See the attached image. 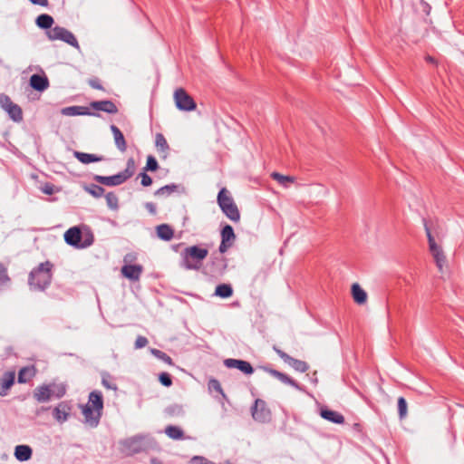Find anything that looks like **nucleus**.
I'll return each mask as SVG.
<instances>
[{
  "label": "nucleus",
  "mask_w": 464,
  "mask_h": 464,
  "mask_svg": "<svg viewBox=\"0 0 464 464\" xmlns=\"http://www.w3.org/2000/svg\"><path fill=\"white\" fill-rule=\"evenodd\" d=\"M53 265L50 261L40 263L28 276V285L32 290L45 291L53 279Z\"/></svg>",
  "instance_id": "f257e3e1"
},
{
  "label": "nucleus",
  "mask_w": 464,
  "mask_h": 464,
  "mask_svg": "<svg viewBox=\"0 0 464 464\" xmlns=\"http://www.w3.org/2000/svg\"><path fill=\"white\" fill-rule=\"evenodd\" d=\"M208 255L207 248L197 245L188 246L181 252V266L188 270H198Z\"/></svg>",
  "instance_id": "f03ea898"
},
{
  "label": "nucleus",
  "mask_w": 464,
  "mask_h": 464,
  "mask_svg": "<svg viewBox=\"0 0 464 464\" xmlns=\"http://www.w3.org/2000/svg\"><path fill=\"white\" fill-rule=\"evenodd\" d=\"M63 237L67 245L77 249L89 247L94 242V236L92 231L86 229V231L82 233L79 227H70L65 231Z\"/></svg>",
  "instance_id": "7ed1b4c3"
},
{
  "label": "nucleus",
  "mask_w": 464,
  "mask_h": 464,
  "mask_svg": "<svg viewBox=\"0 0 464 464\" xmlns=\"http://www.w3.org/2000/svg\"><path fill=\"white\" fill-rule=\"evenodd\" d=\"M134 172L135 160L133 158H130L127 160L126 168L124 170L112 176L94 175L93 180L104 186L114 187L123 184L134 175Z\"/></svg>",
  "instance_id": "20e7f679"
},
{
  "label": "nucleus",
  "mask_w": 464,
  "mask_h": 464,
  "mask_svg": "<svg viewBox=\"0 0 464 464\" xmlns=\"http://www.w3.org/2000/svg\"><path fill=\"white\" fill-rule=\"evenodd\" d=\"M218 203L226 215L233 222H238L240 220V213L237 206L234 202L232 197L229 196L228 191L226 188H222L218 194Z\"/></svg>",
  "instance_id": "39448f33"
},
{
  "label": "nucleus",
  "mask_w": 464,
  "mask_h": 464,
  "mask_svg": "<svg viewBox=\"0 0 464 464\" xmlns=\"http://www.w3.org/2000/svg\"><path fill=\"white\" fill-rule=\"evenodd\" d=\"M424 223V228L426 231L428 243H429V248L430 251L435 259L436 265L440 271H442L444 265L446 264V256L444 255V252L442 248L437 245L435 242V239L431 234L430 228L428 226V223L425 218H423Z\"/></svg>",
  "instance_id": "423d86ee"
},
{
  "label": "nucleus",
  "mask_w": 464,
  "mask_h": 464,
  "mask_svg": "<svg viewBox=\"0 0 464 464\" xmlns=\"http://www.w3.org/2000/svg\"><path fill=\"white\" fill-rule=\"evenodd\" d=\"M46 35L51 41L60 40L74 48H80L79 43L74 34L64 27L56 25L50 31H47Z\"/></svg>",
  "instance_id": "0eeeda50"
},
{
  "label": "nucleus",
  "mask_w": 464,
  "mask_h": 464,
  "mask_svg": "<svg viewBox=\"0 0 464 464\" xmlns=\"http://www.w3.org/2000/svg\"><path fill=\"white\" fill-rule=\"evenodd\" d=\"M0 106L7 112L9 118L14 122L23 121V111L18 104L12 102L11 98L6 94H0Z\"/></svg>",
  "instance_id": "6e6552de"
},
{
  "label": "nucleus",
  "mask_w": 464,
  "mask_h": 464,
  "mask_svg": "<svg viewBox=\"0 0 464 464\" xmlns=\"http://www.w3.org/2000/svg\"><path fill=\"white\" fill-rule=\"evenodd\" d=\"M227 267V259L217 254H212L207 264L208 273L212 276H222Z\"/></svg>",
  "instance_id": "1a4fd4ad"
},
{
  "label": "nucleus",
  "mask_w": 464,
  "mask_h": 464,
  "mask_svg": "<svg viewBox=\"0 0 464 464\" xmlns=\"http://www.w3.org/2000/svg\"><path fill=\"white\" fill-rule=\"evenodd\" d=\"M174 100L175 104L179 111H191L197 107L193 98L182 88L175 91Z\"/></svg>",
  "instance_id": "9d476101"
},
{
  "label": "nucleus",
  "mask_w": 464,
  "mask_h": 464,
  "mask_svg": "<svg viewBox=\"0 0 464 464\" xmlns=\"http://www.w3.org/2000/svg\"><path fill=\"white\" fill-rule=\"evenodd\" d=\"M221 242L218 246L220 254L226 253L233 245L236 240V234L231 225L226 224L220 231Z\"/></svg>",
  "instance_id": "9b49d317"
},
{
  "label": "nucleus",
  "mask_w": 464,
  "mask_h": 464,
  "mask_svg": "<svg viewBox=\"0 0 464 464\" xmlns=\"http://www.w3.org/2000/svg\"><path fill=\"white\" fill-rule=\"evenodd\" d=\"M274 351L284 361L285 363L291 366L296 372H305L309 369V365L306 362L295 359L279 348L274 347Z\"/></svg>",
  "instance_id": "f8f14e48"
},
{
  "label": "nucleus",
  "mask_w": 464,
  "mask_h": 464,
  "mask_svg": "<svg viewBox=\"0 0 464 464\" xmlns=\"http://www.w3.org/2000/svg\"><path fill=\"white\" fill-rule=\"evenodd\" d=\"M252 417L255 420L259 422H266L271 418V411L267 408L265 401L256 399L251 409Z\"/></svg>",
  "instance_id": "ddd939ff"
},
{
  "label": "nucleus",
  "mask_w": 464,
  "mask_h": 464,
  "mask_svg": "<svg viewBox=\"0 0 464 464\" xmlns=\"http://www.w3.org/2000/svg\"><path fill=\"white\" fill-rule=\"evenodd\" d=\"M123 445L132 453H140L147 450L148 438L141 435L134 436L132 438L126 440L123 442Z\"/></svg>",
  "instance_id": "4468645a"
},
{
  "label": "nucleus",
  "mask_w": 464,
  "mask_h": 464,
  "mask_svg": "<svg viewBox=\"0 0 464 464\" xmlns=\"http://www.w3.org/2000/svg\"><path fill=\"white\" fill-rule=\"evenodd\" d=\"M82 413L84 417L85 423L90 425L92 428H95L99 425L102 418V411L92 408L90 404H85L82 406Z\"/></svg>",
  "instance_id": "2eb2a0df"
},
{
  "label": "nucleus",
  "mask_w": 464,
  "mask_h": 464,
  "mask_svg": "<svg viewBox=\"0 0 464 464\" xmlns=\"http://www.w3.org/2000/svg\"><path fill=\"white\" fill-rule=\"evenodd\" d=\"M224 365L228 369H237L246 375H250L254 372V368L251 363L247 361L240 359H226L224 361Z\"/></svg>",
  "instance_id": "dca6fc26"
},
{
  "label": "nucleus",
  "mask_w": 464,
  "mask_h": 464,
  "mask_svg": "<svg viewBox=\"0 0 464 464\" xmlns=\"http://www.w3.org/2000/svg\"><path fill=\"white\" fill-rule=\"evenodd\" d=\"M62 112L66 116H101L99 112L92 111L89 107L78 105L63 108Z\"/></svg>",
  "instance_id": "f3484780"
},
{
  "label": "nucleus",
  "mask_w": 464,
  "mask_h": 464,
  "mask_svg": "<svg viewBox=\"0 0 464 464\" xmlns=\"http://www.w3.org/2000/svg\"><path fill=\"white\" fill-rule=\"evenodd\" d=\"M72 411V406L68 401H61L53 410V418L60 423H63L68 420V417Z\"/></svg>",
  "instance_id": "a211bd4d"
},
{
  "label": "nucleus",
  "mask_w": 464,
  "mask_h": 464,
  "mask_svg": "<svg viewBox=\"0 0 464 464\" xmlns=\"http://www.w3.org/2000/svg\"><path fill=\"white\" fill-rule=\"evenodd\" d=\"M90 107L95 111H104L109 114H116L118 112V107L110 100L92 102Z\"/></svg>",
  "instance_id": "6ab92c4d"
},
{
  "label": "nucleus",
  "mask_w": 464,
  "mask_h": 464,
  "mask_svg": "<svg viewBox=\"0 0 464 464\" xmlns=\"http://www.w3.org/2000/svg\"><path fill=\"white\" fill-rule=\"evenodd\" d=\"M15 373L13 371L4 372L0 377V395L6 396L10 388L14 385Z\"/></svg>",
  "instance_id": "aec40b11"
},
{
  "label": "nucleus",
  "mask_w": 464,
  "mask_h": 464,
  "mask_svg": "<svg viewBox=\"0 0 464 464\" xmlns=\"http://www.w3.org/2000/svg\"><path fill=\"white\" fill-rule=\"evenodd\" d=\"M320 416L323 419L335 424H343L345 421L343 414L336 411L328 409L327 407L322 408L320 410Z\"/></svg>",
  "instance_id": "412c9836"
},
{
  "label": "nucleus",
  "mask_w": 464,
  "mask_h": 464,
  "mask_svg": "<svg viewBox=\"0 0 464 464\" xmlns=\"http://www.w3.org/2000/svg\"><path fill=\"white\" fill-rule=\"evenodd\" d=\"M141 273L142 266L140 265H125L121 267L122 276L131 281H138Z\"/></svg>",
  "instance_id": "4be33fe9"
},
{
  "label": "nucleus",
  "mask_w": 464,
  "mask_h": 464,
  "mask_svg": "<svg viewBox=\"0 0 464 464\" xmlns=\"http://www.w3.org/2000/svg\"><path fill=\"white\" fill-rule=\"evenodd\" d=\"M30 85L35 91L44 92L48 88L49 81L46 76L35 73L30 77Z\"/></svg>",
  "instance_id": "5701e85b"
},
{
  "label": "nucleus",
  "mask_w": 464,
  "mask_h": 464,
  "mask_svg": "<svg viewBox=\"0 0 464 464\" xmlns=\"http://www.w3.org/2000/svg\"><path fill=\"white\" fill-rule=\"evenodd\" d=\"M267 372L272 376L276 377L280 382H282L283 383L290 385V386L294 387L296 390H299V391L302 390V388L299 385V383L297 382H295L294 379H292L290 376H288L287 374H285L284 372H279L277 370H275V369H268Z\"/></svg>",
  "instance_id": "b1692460"
},
{
  "label": "nucleus",
  "mask_w": 464,
  "mask_h": 464,
  "mask_svg": "<svg viewBox=\"0 0 464 464\" xmlns=\"http://www.w3.org/2000/svg\"><path fill=\"white\" fill-rule=\"evenodd\" d=\"M34 397L38 402H46L52 398L51 387L48 384L38 386L34 391Z\"/></svg>",
  "instance_id": "393cba45"
},
{
  "label": "nucleus",
  "mask_w": 464,
  "mask_h": 464,
  "mask_svg": "<svg viewBox=\"0 0 464 464\" xmlns=\"http://www.w3.org/2000/svg\"><path fill=\"white\" fill-rule=\"evenodd\" d=\"M174 192H184V187L182 185L175 184V183L168 184V185H165V186L160 188L159 189H157L154 192V195L156 197H161V196L168 197V196H170Z\"/></svg>",
  "instance_id": "a878e982"
},
{
  "label": "nucleus",
  "mask_w": 464,
  "mask_h": 464,
  "mask_svg": "<svg viewBox=\"0 0 464 464\" xmlns=\"http://www.w3.org/2000/svg\"><path fill=\"white\" fill-rule=\"evenodd\" d=\"M86 404H90L92 408L96 409L102 412L103 410V397L100 391H92L89 394V400Z\"/></svg>",
  "instance_id": "bb28decb"
},
{
  "label": "nucleus",
  "mask_w": 464,
  "mask_h": 464,
  "mask_svg": "<svg viewBox=\"0 0 464 464\" xmlns=\"http://www.w3.org/2000/svg\"><path fill=\"white\" fill-rule=\"evenodd\" d=\"M110 129L113 134L114 141H115V145L117 147V149L120 151L124 152L127 150V144H126V140H125V138H124L122 132L114 124L111 125Z\"/></svg>",
  "instance_id": "cd10ccee"
},
{
  "label": "nucleus",
  "mask_w": 464,
  "mask_h": 464,
  "mask_svg": "<svg viewBox=\"0 0 464 464\" xmlns=\"http://www.w3.org/2000/svg\"><path fill=\"white\" fill-rule=\"evenodd\" d=\"M33 450L28 445H17L14 448V457L17 460L23 462L32 458Z\"/></svg>",
  "instance_id": "c85d7f7f"
},
{
  "label": "nucleus",
  "mask_w": 464,
  "mask_h": 464,
  "mask_svg": "<svg viewBox=\"0 0 464 464\" xmlns=\"http://www.w3.org/2000/svg\"><path fill=\"white\" fill-rule=\"evenodd\" d=\"M156 233L158 237L163 241H169L174 237V229L169 224L157 226Z\"/></svg>",
  "instance_id": "c756f323"
},
{
  "label": "nucleus",
  "mask_w": 464,
  "mask_h": 464,
  "mask_svg": "<svg viewBox=\"0 0 464 464\" xmlns=\"http://www.w3.org/2000/svg\"><path fill=\"white\" fill-rule=\"evenodd\" d=\"M36 374V369L34 365L25 366L18 372V382L26 383L31 381Z\"/></svg>",
  "instance_id": "7c9ffc66"
},
{
  "label": "nucleus",
  "mask_w": 464,
  "mask_h": 464,
  "mask_svg": "<svg viewBox=\"0 0 464 464\" xmlns=\"http://www.w3.org/2000/svg\"><path fill=\"white\" fill-rule=\"evenodd\" d=\"M351 291L353 298L356 304H363L367 301V293L360 286L359 284H353Z\"/></svg>",
  "instance_id": "2f4dec72"
},
{
  "label": "nucleus",
  "mask_w": 464,
  "mask_h": 464,
  "mask_svg": "<svg viewBox=\"0 0 464 464\" xmlns=\"http://www.w3.org/2000/svg\"><path fill=\"white\" fill-rule=\"evenodd\" d=\"M35 24L39 28L46 30L47 32L53 28L52 26L54 24V20L50 14H42L37 16Z\"/></svg>",
  "instance_id": "473e14b6"
},
{
  "label": "nucleus",
  "mask_w": 464,
  "mask_h": 464,
  "mask_svg": "<svg viewBox=\"0 0 464 464\" xmlns=\"http://www.w3.org/2000/svg\"><path fill=\"white\" fill-rule=\"evenodd\" d=\"M73 155L81 163L83 164H90L102 160V157L97 156L96 154L74 151Z\"/></svg>",
  "instance_id": "72a5a7b5"
},
{
  "label": "nucleus",
  "mask_w": 464,
  "mask_h": 464,
  "mask_svg": "<svg viewBox=\"0 0 464 464\" xmlns=\"http://www.w3.org/2000/svg\"><path fill=\"white\" fill-rule=\"evenodd\" d=\"M155 146L159 152L164 153L163 158L165 159L167 157V152L169 150V146L164 135L160 132L157 133L155 136Z\"/></svg>",
  "instance_id": "f704fd0d"
},
{
  "label": "nucleus",
  "mask_w": 464,
  "mask_h": 464,
  "mask_svg": "<svg viewBox=\"0 0 464 464\" xmlns=\"http://www.w3.org/2000/svg\"><path fill=\"white\" fill-rule=\"evenodd\" d=\"M233 295V288L229 284L218 285L215 289V295L220 298H229Z\"/></svg>",
  "instance_id": "c9c22d12"
},
{
  "label": "nucleus",
  "mask_w": 464,
  "mask_h": 464,
  "mask_svg": "<svg viewBox=\"0 0 464 464\" xmlns=\"http://www.w3.org/2000/svg\"><path fill=\"white\" fill-rule=\"evenodd\" d=\"M165 433L172 440H183L185 438L183 430L178 426H167L165 428Z\"/></svg>",
  "instance_id": "e433bc0d"
},
{
  "label": "nucleus",
  "mask_w": 464,
  "mask_h": 464,
  "mask_svg": "<svg viewBox=\"0 0 464 464\" xmlns=\"http://www.w3.org/2000/svg\"><path fill=\"white\" fill-rule=\"evenodd\" d=\"M84 190L96 198H102L105 193V189L97 184H90L85 186Z\"/></svg>",
  "instance_id": "4c0bfd02"
},
{
  "label": "nucleus",
  "mask_w": 464,
  "mask_h": 464,
  "mask_svg": "<svg viewBox=\"0 0 464 464\" xmlns=\"http://www.w3.org/2000/svg\"><path fill=\"white\" fill-rule=\"evenodd\" d=\"M106 203L109 208L111 210H118L119 209V198L114 192H108L107 194H104Z\"/></svg>",
  "instance_id": "58836bf2"
},
{
  "label": "nucleus",
  "mask_w": 464,
  "mask_h": 464,
  "mask_svg": "<svg viewBox=\"0 0 464 464\" xmlns=\"http://www.w3.org/2000/svg\"><path fill=\"white\" fill-rule=\"evenodd\" d=\"M51 387V395L56 399L63 397L66 393V386L64 384H49Z\"/></svg>",
  "instance_id": "ea45409f"
},
{
  "label": "nucleus",
  "mask_w": 464,
  "mask_h": 464,
  "mask_svg": "<svg viewBox=\"0 0 464 464\" xmlns=\"http://www.w3.org/2000/svg\"><path fill=\"white\" fill-rule=\"evenodd\" d=\"M398 414L400 420H404L408 414V403L402 396L398 398Z\"/></svg>",
  "instance_id": "a19ab883"
},
{
  "label": "nucleus",
  "mask_w": 464,
  "mask_h": 464,
  "mask_svg": "<svg viewBox=\"0 0 464 464\" xmlns=\"http://www.w3.org/2000/svg\"><path fill=\"white\" fill-rule=\"evenodd\" d=\"M273 179L276 180L279 184L287 187V183H294L295 178L292 176H285L278 172H273L271 174Z\"/></svg>",
  "instance_id": "79ce46f5"
},
{
  "label": "nucleus",
  "mask_w": 464,
  "mask_h": 464,
  "mask_svg": "<svg viewBox=\"0 0 464 464\" xmlns=\"http://www.w3.org/2000/svg\"><path fill=\"white\" fill-rule=\"evenodd\" d=\"M102 383L108 390L116 391L118 389L117 384L112 380V376L109 372L102 373Z\"/></svg>",
  "instance_id": "37998d69"
},
{
  "label": "nucleus",
  "mask_w": 464,
  "mask_h": 464,
  "mask_svg": "<svg viewBox=\"0 0 464 464\" xmlns=\"http://www.w3.org/2000/svg\"><path fill=\"white\" fill-rule=\"evenodd\" d=\"M208 386L209 390H213V391L217 392L218 393H219L224 399H226V400L227 399L218 380H217L215 378L209 379Z\"/></svg>",
  "instance_id": "c03bdc74"
},
{
  "label": "nucleus",
  "mask_w": 464,
  "mask_h": 464,
  "mask_svg": "<svg viewBox=\"0 0 464 464\" xmlns=\"http://www.w3.org/2000/svg\"><path fill=\"white\" fill-rule=\"evenodd\" d=\"M11 281L7 268L0 263V290Z\"/></svg>",
  "instance_id": "a18cd8bd"
},
{
  "label": "nucleus",
  "mask_w": 464,
  "mask_h": 464,
  "mask_svg": "<svg viewBox=\"0 0 464 464\" xmlns=\"http://www.w3.org/2000/svg\"><path fill=\"white\" fill-rule=\"evenodd\" d=\"M151 353L158 359L163 361L165 363L169 365H173V361L171 357L169 356L166 353L158 349H151Z\"/></svg>",
  "instance_id": "49530a36"
},
{
  "label": "nucleus",
  "mask_w": 464,
  "mask_h": 464,
  "mask_svg": "<svg viewBox=\"0 0 464 464\" xmlns=\"http://www.w3.org/2000/svg\"><path fill=\"white\" fill-rule=\"evenodd\" d=\"M159 169V164L156 158L152 155H149L147 158L146 166L144 171H156Z\"/></svg>",
  "instance_id": "de8ad7c7"
},
{
  "label": "nucleus",
  "mask_w": 464,
  "mask_h": 464,
  "mask_svg": "<svg viewBox=\"0 0 464 464\" xmlns=\"http://www.w3.org/2000/svg\"><path fill=\"white\" fill-rule=\"evenodd\" d=\"M159 381L165 387H170L173 383L171 375L166 372L159 374Z\"/></svg>",
  "instance_id": "09e8293b"
},
{
  "label": "nucleus",
  "mask_w": 464,
  "mask_h": 464,
  "mask_svg": "<svg viewBox=\"0 0 464 464\" xmlns=\"http://www.w3.org/2000/svg\"><path fill=\"white\" fill-rule=\"evenodd\" d=\"M190 464H216L203 456H194L191 458Z\"/></svg>",
  "instance_id": "8fccbe9b"
},
{
  "label": "nucleus",
  "mask_w": 464,
  "mask_h": 464,
  "mask_svg": "<svg viewBox=\"0 0 464 464\" xmlns=\"http://www.w3.org/2000/svg\"><path fill=\"white\" fill-rule=\"evenodd\" d=\"M139 176L140 177V184L143 187H149L152 184V179L146 173V171L140 173Z\"/></svg>",
  "instance_id": "3c124183"
},
{
  "label": "nucleus",
  "mask_w": 464,
  "mask_h": 464,
  "mask_svg": "<svg viewBox=\"0 0 464 464\" xmlns=\"http://www.w3.org/2000/svg\"><path fill=\"white\" fill-rule=\"evenodd\" d=\"M88 83L93 89L102 90V91L104 90L102 84L101 83L100 79L97 77L89 79Z\"/></svg>",
  "instance_id": "603ef678"
},
{
  "label": "nucleus",
  "mask_w": 464,
  "mask_h": 464,
  "mask_svg": "<svg viewBox=\"0 0 464 464\" xmlns=\"http://www.w3.org/2000/svg\"><path fill=\"white\" fill-rule=\"evenodd\" d=\"M148 343H149V341L145 336L140 335L137 337V339L135 341V348L136 349L143 348L148 344Z\"/></svg>",
  "instance_id": "864d4df0"
},
{
  "label": "nucleus",
  "mask_w": 464,
  "mask_h": 464,
  "mask_svg": "<svg viewBox=\"0 0 464 464\" xmlns=\"http://www.w3.org/2000/svg\"><path fill=\"white\" fill-rule=\"evenodd\" d=\"M41 191L46 195H53L54 192V186L52 183H45L41 187Z\"/></svg>",
  "instance_id": "5fc2aeb1"
},
{
  "label": "nucleus",
  "mask_w": 464,
  "mask_h": 464,
  "mask_svg": "<svg viewBox=\"0 0 464 464\" xmlns=\"http://www.w3.org/2000/svg\"><path fill=\"white\" fill-rule=\"evenodd\" d=\"M166 411L169 414V415H174V414H179L182 411V408L180 406H178V405H175V406H171V407H169L167 408Z\"/></svg>",
  "instance_id": "6e6d98bb"
},
{
  "label": "nucleus",
  "mask_w": 464,
  "mask_h": 464,
  "mask_svg": "<svg viewBox=\"0 0 464 464\" xmlns=\"http://www.w3.org/2000/svg\"><path fill=\"white\" fill-rule=\"evenodd\" d=\"M145 208L151 215H156L157 214V208H156V205L153 202H147V203H145Z\"/></svg>",
  "instance_id": "4d7b16f0"
},
{
  "label": "nucleus",
  "mask_w": 464,
  "mask_h": 464,
  "mask_svg": "<svg viewBox=\"0 0 464 464\" xmlns=\"http://www.w3.org/2000/svg\"><path fill=\"white\" fill-rule=\"evenodd\" d=\"M150 464H162V462L157 458H152L150 459Z\"/></svg>",
  "instance_id": "13d9d810"
},
{
  "label": "nucleus",
  "mask_w": 464,
  "mask_h": 464,
  "mask_svg": "<svg viewBox=\"0 0 464 464\" xmlns=\"http://www.w3.org/2000/svg\"><path fill=\"white\" fill-rule=\"evenodd\" d=\"M425 60L430 63H435V59L430 55L426 56Z\"/></svg>",
  "instance_id": "bf43d9fd"
}]
</instances>
